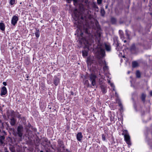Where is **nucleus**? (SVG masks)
<instances>
[{"mask_svg":"<svg viewBox=\"0 0 152 152\" xmlns=\"http://www.w3.org/2000/svg\"><path fill=\"white\" fill-rule=\"evenodd\" d=\"M10 149L11 152H15V149L12 147L10 148Z\"/></svg>","mask_w":152,"mask_h":152,"instance_id":"obj_39","label":"nucleus"},{"mask_svg":"<svg viewBox=\"0 0 152 152\" xmlns=\"http://www.w3.org/2000/svg\"><path fill=\"white\" fill-rule=\"evenodd\" d=\"M150 94L151 96H152V91H150Z\"/></svg>","mask_w":152,"mask_h":152,"instance_id":"obj_59","label":"nucleus"},{"mask_svg":"<svg viewBox=\"0 0 152 152\" xmlns=\"http://www.w3.org/2000/svg\"><path fill=\"white\" fill-rule=\"evenodd\" d=\"M76 138L77 140L81 142V140L83 138V136L81 132H78L77 134Z\"/></svg>","mask_w":152,"mask_h":152,"instance_id":"obj_13","label":"nucleus"},{"mask_svg":"<svg viewBox=\"0 0 152 152\" xmlns=\"http://www.w3.org/2000/svg\"><path fill=\"white\" fill-rule=\"evenodd\" d=\"M6 124L8 127L9 126V124L8 122H6Z\"/></svg>","mask_w":152,"mask_h":152,"instance_id":"obj_58","label":"nucleus"},{"mask_svg":"<svg viewBox=\"0 0 152 152\" xmlns=\"http://www.w3.org/2000/svg\"><path fill=\"white\" fill-rule=\"evenodd\" d=\"M115 96H118V94L116 92H115Z\"/></svg>","mask_w":152,"mask_h":152,"instance_id":"obj_64","label":"nucleus"},{"mask_svg":"<svg viewBox=\"0 0 152 152\" xmlns=\"http://www.w3.org/2000/svg\"><path fill=\"white\" fill-rule=\"evenodd\" d=\"M108 6L107 5H106V6H105V9H107L108 8Z\"/></svg>","mask_w":152,"mask_h":152,"instance_id":"obj_63","label":"nucleus"},{"mask_svg":"<svg viewBox=\"0 0 152 152\" xmlns=\"http://www.w3.org/2000/svg\"><path fill=\"white\" fill-rule=\"evenodd\" d=\"M74 95V92L73 91H70V95L73 96Z\"/></svg>","mask_w":152,"mask_h":152,"instance_id":"obj_48","label":"nucleus"},{"mask_svg":"<svg viewBox=\"0 0 152 152\" xmlns=\"http://www.w3.org/2000/svg\"><path fill=\"white\" fill-rule=\"evenodd\" d=\"M84 32L86 37V39L91 40L93 36L92 28L89 26H84Z\"/></svg>","mask_w":152,"mask_h":152,"instance_id":"obj_3","label":"nucleus"},{"mask_svg":"<svg viewBox=\"0 0 152 152\" xmlns=\"http://www.w3.org/2000/svg\"><path fill=\"white\" fill-rule=\"evenodd\" d=\"M10 131L13 132V134L15 137H18L19 140L21 141L24 137L23 136V127L22 125H19L18 126L17 128V131H15L14 128H9Z\"/></svg>","mask_w":152,"mask_h":152,"instance_id":"obj_1","label":"nucleus"},{"mask_svg":"<svg viewBox=\"0 0 152 152\" xmlns=\"http://www.w3.org/2000/svg\"><path fill=\"white\" fill-rule=\"evenodd\" d=\"M10 123L11 125L12 126H15L16 122V119L14 117H12V118L10 119Z\"/></svg>","mask_w":152,"mask_h":152,"instance_id":"obj_14","label":"nucleus"},{"mask_svg":"<svg viewBox=\"0 0 152 152\" xmlns=\"http://www.w3.org/2000/svg\"><path fill=\"white\" fill-rule=\"evenodd\" d=\"M105 48L107 52H110L111 50V48L110 46L106 44H105Z\"/></svg>","mask_w":152,"mask_h":152,"instance_id":"obj_21","label":"nucleus"},{"mask_svg":"<svg viewBox=\"0 0 152 152\" xmlns=\"http://www.w3.org/2000/svg\"><path fill=\"white\" fill-rule=\"evenodd\" d=\"M103 64H104L105 65H107L106 62L105 60L104 61Z\"/></svg>","mask_w":152,"mask_h":152,"instance_id":"obj_56","label":"nucleus"},{"mask_svg":"<svg viewBox=\"0 0 152 152\" xmlns=\"http://www.w3.org/2000/svg\"><path fill=\"white\" fill-rule=\"evenodd\" d=\"M95 25L96 27L97 30L96 31V35L95 41L98 45H101V37L102 33L101 30L100 26L97 21L95 22Z\"/></svg>","mask_w":152,"mask_h":152,"instance_id":"obj_2","label":"nucleus"},{"mask_svg":"<svg viewBox=\"0 0 152 152\" xmlns=\"http://www.w3.org/2000/svg\"><path fill=\"white\" fill-rule=\"evenodd\" d=\"M118 37H115L113 38V45H116V49L117 50H119L121 48L119 46L120 43L118 42Z\"/></svg>","mask_w":152,"mask_h":152,"instance_id":"obj_5","label":"nucleus"},{"mask_svg":"<svg viewBox=\"0 0 152 152\" xmlns=\"http://www.w3.org/2000/svg\"><path fill=\"white\" fill-rule=\"evenodd\" d=\"M136 76L137 78H140L141 77V74L139 70H137L136 73Z\"/></svg>","mask_w":152,"mask_h":152,"instance_id":"obj_30","label":"nucleus"},{"mask_svg":"<svg viewBox=\"0 0 152 152\" xmlns=\"http://www.w3.org/2000/svg\"><path fill=\"white\" fill-rule=\"evenodd\" d=\"M129 50L132 54H135L136 53L138 49L135 46V44L133 43L130 47Z\"/></svg>","mask_w":152,"mask_h":152,"instance_id":"obj_7","label":"nucleus"},{"mask_svg":"<svg viewBox=\"0 0 152 152\" xmlns=\"http://www.w3.org/2000/svg\"><path fill=\"white\" fill-rule=\"evenodd\" d=\"M5 151L4 152H10L8 150H7V148H5Z\"/></svg>","mask_w":152,"mask_h":152,"instance_id":"obj_54","label":"nucleus"},{"mask_svg":"<svg viewBox=\"0 0 152 152\" xmlns=\"http://www.w3.org/2000/svg\"><path fill=\"white\" fill-rule=\"evenodd\" d=\"M119 33L120 34V37L121 39H122L123 38H124V34L123 31H121L119 30Z\"/></svg>","mask_w":152,"mask_h":152,"instance_id":"obj_31","label":"nucleus"},{"mask_svg":"<svg viewBox=\"0 0 152 152\" xmlns=\"http://www.w3.org/2000/svg\"><path fill=\"white\" fill-rule=\"evenodd\" d=\"M43 3H45L48 1V0H42Z\"/></svg>","mask_w":152,"mask_h":152,"instance_id":"obj_57","label":"nucleus"},{"mask_svg":"<svg viewBox=\"0 0 152 152\" xmlns=\"http://www.w3.org/2000/svg\"><path fill=\"white\" fill-rule=\"evenodd\" d=\"M101 91L104 93L105 94L107 92V91L105 89V87L104 86L102 85L101 86Z\"/></svg>","mask_w":152,"mask_h":152,"instance_id":"obj_25","label":"nucleus"},{"mask_svg":"<svg viewBox=\"0 0 152 152\" xmlns=\"http://www.w3.org/2000/svg\"><path fill=\"white\" fill-rule=\"evenodd\" d=\"M132 67L133 68H134L138 66V64L137 61H134L132 63Z\"/></svg>","mask_w":152,"mask_h":152,"instance_id":"obj_24","label":"nucleus"},{"mask_svg":"<svg viewBox=\"0 0 152 152\" xmlns=\"http://www.w3.org/2000/svg\"><path fill=\"white\" fill-rule=\"evenodd\" d=\"M1 128H3L4 127V125H3V123H2L1 124Z\"/></svg>","mask_w":152,"mask_h":152,"instance_id":"obj_60","label":"nucleus"},{"mask_svg":"<svg viewBox=\"0 0 152 152\" xmlns=\"http://www.w3.org/2000/svg\"><path fill=\"white\" fill-rule=\"evenodd\" d=\"M21 119L22 120L24 121H26V118H25V117H22V118Z\"/></svg>","mask_w":152,"mask_h":152,"instance_id":"obj_45","label":"nucleus"},{"mask_svg":"<svg viewBox=\"0 0 152 152\" xmlns=\"http://www.w3.org/2000/svg\"><path fill=\"white\" fill-rule=\"evenodd\" d=\"M82 53L83 57H86L88 56V53L87 51L84 50L82 51Z\"/></svg>","mask_w":152,"mask_h":152,"instance_id":"obj_29","label":"nucleus"},{"mask_svg":"<svg viewBox=\"0 0 152 152\" xmlns=\"http://www.w3.org/2000/svg\"><path fill=\"white\" fill-rule=\"evenodd\" d=\"M60 148H62L64 150L65 148V146L64 145H62L61 147H60Z\"/></svg>","mask_w":152,"mask_h":152,"instance_id":"obj_50","label":"nucleus"},{"mask_svg":"<svg viewBox=\"0 0 152 152\" xmlns=\"http://www.w3.org/2000/svg\"><path fill=\"white\" fill-rule=\"evenodd\" d=\"M116 101L119 106L122 105L120 99H118Z\"/></svg>","mask_w":152,"mask_h":152,"instance_id":"obj_35","label":"nucleus"},{"mask_svg":"<svg viewBox=\"0 0 152 152\" xmlns=\"http://www.w3.org/2000/svg\"><path fill=\"white\" fill-rule=\"evenodd\" d=\"M3 84L4 85V86H6L7 85V83L5 82H4L3 83Z\"/></svg>","mask_w":152,"mask_h":152,"instance_id":"obj_52","label":"nucleus"},{"mask_svg":"<svg viewBox=\"0 0 152 152\" xmlns=\"http://www.w3.org/2000/svg\"><path fill=\"white\" fill-rule=\"evenodd\" d=\"M88 0H85V3L86 4H88Z\"/></svg>","mask_w":152,"mask_h":152,"instance_id":"obj_53","label":"nucleus"},{"mask_svg":"<svg viewBox=\"0 0 152 152\" xmlns=\"http://www.w3.org/2000/svg\"><path fill=\"white\" fill-rule=\"evenodd\" d=\"M48 108H49V109H51V107H50L49 105H48Z\"/></svg>","mask_w":152,"mask_h":152,"instance_id":"obj_61","label":"nucleus"},{"mask_svg":"<svg viewBox=\"0 0 152 152\" xmlns=\"http://www.w3.org/2000/svg\"><path fill=\"white\" fill-rule=\"evenodd\" d=\"M104 134H102V140L104 141L106 140V137L108 135L107 132L106 131H104Z\"/></svg>","mask_w":152,"mask_h":152,"instance_id":"obj_17","label":"nucleus"},{"mask_svg":"<svg viewBox=\"0 0 152 152\" xmlns=\"http://www.w3.org/2000/svg\"><path fill=\"white\" fill-rule=\"evenodd\" d=\"M124 140L126 143L129 145H131V143L130 140V137L127 132L124 135Z\"/></svg>","mask_w":152,"mask_h":152,"instance_id":"obj_10","label":"nucleus"},{"mask_svg":"<svg viewBox=\"0 0 152 152\" xmlns=\"http://www.w3.org/2000/svg\"><path fill=\"white\" fill-rule=\"evenodd\" d=\"M66 150L67 152H69L70 151H69L68 149H66Z\"/></svg>","mask_w":152,"mask_h":152,"instance_id":"obj_62","label":"nucleus"},{"mask_svg":"<svg viewBox=\"0 0 152 152\" xmlns=\"http://www.w3.org/2000/svg\"><path fill=\"white\" fill-rule=\"evenodd\" d=\"M18 20V17L16 15L13 16L12 19L11 23L13 26L15 25Z\"/></svg>","mask_w":152,"mask_h":152,"instance_id":"obj_9","label":"nucleus"},{"mask_svg":"<svg viewBox=\"0 0 152 152\" xmlns=\"http://www.w3.org/2000/svg\"><path fill=\"white\" fill-rule=\"evenodd\" d=\"M39 106L42 111H44L46 107V104L42 102H39Z\"/></svg>","mask_w":152,"mask_h":152,"instance_id":"obj_16","label":"nucleus"},{"mask_svg":"<svg viewBox=\"0 0 152 152\" xmlns=\"http://www.w3.org/2000/svg\"><path fill=\"white\" fill-rule=\"evenodd\" d=\"M60 77L59 76L55 75L53 79V83L55 86H57L60 83Z\"/></svg>","mask_w":152,"mask_h":152,"instance_id":"obj_6","label":"nucleus"},{"mask_svg":"<svg viewBox=\"0 0 152 152\" xmlns=\"http://www.w3.org/2000/svg\"><path fill=\"white\" fill-rule=\"evenodd\" d=\"M120 108V110L121 111V110H123V105H122L119 106Z\"/></svg>","mask_w":152,"mask_h":152,"instance_id":"obj_49","label":"nucleus"},{"mask_svg":"<svg viewBox=\"0 0 152 152\" xmlns=\"http://www.w3.org/2000/svg\"><path fill=\"white\" fill-rule=\"evenodd\" d=\"M5 139V137L4 136H0V143L1 145L4 143V141Z\"/></svg>","mask_w":152,"mask_h":152,"instance_id":"obj_23","label":"nucleus"},{"mask_svg":"<svg viewBox=\"0 0 152 152\" xmlns=\"http://www.w3.org/2000/svg\"><path fill=\"white\" fill-rule=\"evenodd\" d=\"M80 36L82 38L81 39L83 38V36L84 35V33L83 32H81V33L80 34Z\"/></svg>","mask_w":152,"mask_h":152,"instance_id":"obj_41","label":"nucleus"},{"mask_svg":"<svg viewBox=\"0 0 152 152\" xmlns=\"http://www.w3.org/2000/svg\"><path fill=\"white\" fill-rule=\"evenodd\" d=\"M92 18V16L90 14L84 15H82L81 16L80 19H81L82 20L86 21L88 19L91 20Z\"/></svg>","mask_w":152,"mask_h":152,"instance_id":"obj_8","label":"nucleus"},{"mask_svg":"<svg viewBox=\"0 0 152 152\" xmlns=\"http://www.w3.org/2000/svg\"><path fill=\"white\" fill-rule=\"evenodd\" d=\"M100 13L102 16L104 17L105 12L104 9H101L100 10Z\"/></svg>","mask_w":152,"mask_h":152,"instance_id":"obj_28","label":"nucleus"},{"mask_svg":"<svg viewBox=\"0 0 152 152\" xmlns=\"http://www.w3.org/2000/svg\"><path fill=\"white\" fill-rule=\"evenodd\" d=\"M102 0H97V3L99 5L102 4Z\"/></svg>","mask_w":152,"mask_h":152,"instance_id":"obj_40","label":"nucleus"},{"mask_svg":"<svg viewBox=\"0 0 152 152\" xmlns=\"http://www.w3.org/2000/svg\"><path fill=\"white\" fill-rule=\"evenodd\" d=\"M96 76L93 74H91L90 75L89 80L91 82V84L94 86L96 85Z\"/></svg>","mask_w":152,"mask_h":152,"instance_id":"obj_4","label":"nucleus"},{"mask_svg":"<svg viewBox=\"0 0 152 152\" xmlns=\"http://www.w3.org/2000/svg\"><path fill=\"white\" fill-rule=\"evenodd\" d=\"M35 35L36 37L37 38H38L39 37L40 35V33H39V29L37 28H36V31L35 32Z\"/></svg>","mask_w":152,"mask_h":152,"instance_id":"obj_26","label":"nucleus"},{"mask_svg":"<svg viewBox=\"0 0 152 152\" xmlns=\"http://www.w3.org/2000/svg\"><path fill=\"white\" fill-rule=\"evenodd\" d=\"M101 55L102 58L104 57L105 55V51L104 49H101L100 50Z\"/></svg>","mask_w":152,"mask_h":152,"instance_id":"obj_27","label":"nucleus"},{"mask_svg":"<svg viewBox=\"0 0 152 152\" xmlns=\"http://www.w3.org/2000/svg\"><path fill=\"white\" fill-rule=\"evenodd\" d=\"M147 131H148L149 129L148 127H147ZM145 135L146 137V139L147 141L148 145L150 146V148L151 149H152V142H150L148 141V140L149 139L148 137V132L145 133Z\"/></svg>","mask_w":152,"mask_h":152,"instance_id":"obj_11","label":"nucleus"},{"mask_svg":"<svg viewBox=\"0 0 152 152\" xmlns=\"http://www.w3.org/2000/svg\"><path fill=\"white\" fill-rule=\"evenodd\" d=\"M110 22L112 24H115L116 23L117 20L115 18L112 17L110 19Z\"/></svg>","mask_w":152,"mask_h":152,"instance_id":"obj_19","label":"nucleus"},{"mask_svg":"<svg viewBox=\"0 0 152 152\" xmlns=\"http://www.w3.org/2000/svg\"><path fill=\"white\" fill-rule=\"evenodd\" d=\"M2 133H3V136H4L5 135H7V133L5 131H3Z\"/></svg>","mask_w":152,"mask_h":152,"instance_id":"obj_43","label":"nucleus"},{"mask_svg":"<svg viewBox=\"0 0 152 152\" xmlns=\"http://www.w3.org/2000/svg\"><path fill=\"white\" fill-rule=\"evenodd\" d=\"M17 114L18 115L17 116V117L19 118V119H21L22 118V117L21 115L19 114V113L18 112H17Z\"/></svg>","mask_w":152,"mask_h":152,"instance_id":"obj_33","label":"nucleus"},{"mask_svg":"<svg viewBox=\"0 0 152 152\" xmlns=\"http://www.w3.org/2000/svg\"><path fill=\"white\" fill-rule=\"evenodd\" d=\"M5 26L4 23H0V29L2 31H4L5 29Z\"/></svg>","mask_w":152,"mask_h":152,"instance_id":"obj_22","label":"nucleus"},{"mask_svg":"<svg viewBox=\"0 0 152 152\" xmlns=\"http://www.w3.org/2000/svg\"><path fill=\"white\" fill-rule=\"evenodd\" d=\"M66 2L68 3H71V1H72V0H66Z\"/></svg>","mask_w":152,"mask_h":152,"instance_id":"obj_46","label":"nucleus"},{"mask_svg":"<svg viewBox=\"0 0 152 152\" xmlns=\"http://www.w3.org/2000/svg\"><path fill=\"white\" fill-rule=\"evenodd\" d=\"M94 7L95 8L97 9H98L99 8L98 7L97 5H94Z\"/></svg>","mask_w":152,"mask_h":152,"instance_id":"obj_55","label":"nucleus"},{"mask_svg":"<svg viewBox=\"0 0 152 152\" xmlns=\"http://www.w3.org/2000/svg\"><path fill=\"white\" fill-rule=\"evenodd\" d=\"M108 66L107 65H105L103 67V69L104 71H106L108 69Z\"/></svg>","mask_w":152,"mask_h":152,"instance_id":"obj_37","label":"nucleus"},{"mask_svg":"<svg viewBox=\"0 0 152 152\" xmlns=\"http://www.w3.org/2000/svg\"><path fill=\"white\" fill-rule=\"evenodd\" d=\"M125 34L127 36V39H130V36L131 34V32L128 30L127 29H126L125 30Z\"/></svg>","mask_w":152,"mask_h":152,"instance_id":"obj_20","label":"nucleus"},{"mask_svg":"<svg viewBox=\"0 0 152 152\" xmlns=\"http://www.w3.org/2000/svg\"><path fill=\"white\" fill-rule=\"evenodd\" d=\"M26 78H27V79H26V80H28V79H28V77H29V76L28 75H26Z\"/></svg>","mask_w":152,"mask_h":152,"instance_id":"obj_51","label":"nucleus"},{"mask_svg":"<svg viewBox=\"0 0 152 152\" xmlns=\"http://www.w3.org/2000/svg\"><path fill=\"white\" fill-rule=\"evenodd\" d=\"M15 0H10V3L11 5H13L15 3Z\"/></svg>","mask_w":152,"mask_h":152,"instance_id":"obj_36","label":"nucleus"},{"mask_svg":"<svg viewBox=\"0 0 152 152\" xmlns=\"http://www.w3.org/2000/svg\"><path fill=\"white\" fill-rule=\"evenodd\" d=\"M110 121L111 122H114L115 118L114 116H111L110 117Z\"/></svg>","mask_w":152,"mask_h":152,"instance_id":"obj_38","label":"nucleus"},{"mask_svg":"<svg viewBox=\"0 0 152 152\" xmlns=\"http://www.w3.org/2000/svg\"><path fill=\"white\" fill-rule=\"evenodd\" d=\"M99 64L101 65H102L103 62V61L102 60H101L99 61Z\"/></svg>","mask_w":152,"mask_h":152,"instance_id":"obj_44","label":"nucleus"},{"mask_svg":"<svg viewBox=\"0 0 152 152\" xmlns=\"http://www.w3.org/2000/svg\"><path fill=\"white\" fill-rule=\"evenodd\" d=\"M134 108L135 109H137V106H136V104L135 102H134Z\"/></svg>","mask_w":152,"mask_h":152,"instance_id":"obj_47","label":"nucleus"},{"mask_svg":"<svg viewBox=\"0 0 152 152\" xmlns=\"http://www.w3.org/2000/svg\"><path fill=\"white\" fill-rule=\"evenodd\" d=\"M146 94L142 93V94L140 96V98L141 99L142 102L143 103H145V98L146 97Z\"/></svg>","mask_w":152,"mask_h":152,"instance_id":"obj_15","label":"nucleus"},{"mask_svg":"<svg viewBox=\"0 0 152 152\" xmlns=\"http://www.w3.org/2000/svg\"><path fill=\"white\" fill-rule=\"evenodd\" d=\"M92 62L91 61L90 59H88L87 61V64L88 66L91 65Z\"/></svg>","mask_w":152,"mask_h":152,"instance_id":"obj_34","label":"nucleus"},{"mask_svg":"<svg viewBox=\"0 0 152 152\" xmlns=\"http://www.w3.org/2000/svg\"><path fill=\"white\" fill-rule=\"evenodd\" d=\"M27 127L29 128L31 127H32L31 124L29 123H28L27 125Z\"/></svg>","mask_w":152,"mask_h":152,"instance_id":"obj_42","label":"nucleus"},{"mask_svg":"<svg viewBox=\"0 0 152 152\" xmlns=\"http://www.w3.org/2000/svg\"><path fill=\"white\" fill-rule=\"evenodd\" d=\"M40 86L41 88L43 90L45 88V85L44 83H42L40 85Z\"/></svg>","mask_w":152,"mask_h":152,"instance_id":"obj_32","label":"nucleus"},{"mask_svg":"<svg viewBox=\"0 0 152 152\" xmlns=\"http://www.w3.org/2000/svg\"><path fill=\"white\" fill-rule=\"evenodd\" d=\"M7 92V89L5 86H3L1 88V93L0 95L1 96L5 95Z\"/></svg>","mask_w":152,"mask_h":152,"instance_id":"obj_12","label":"nucleus"},{"mask_svg":"<svg viewBox=\"0 0 152 152\" xmlns=\"http://www.w3.org/2000/svg\"><path fill=\"white\" fill-rule=\"evenodd\" d=\"M57 142L59 148L64 145V141L60 139L58 140Z\"/></svg>","mask_w":152,"mask_h":152,"instance_id":"obj_18","label":"nucleus"}]
</instances>
